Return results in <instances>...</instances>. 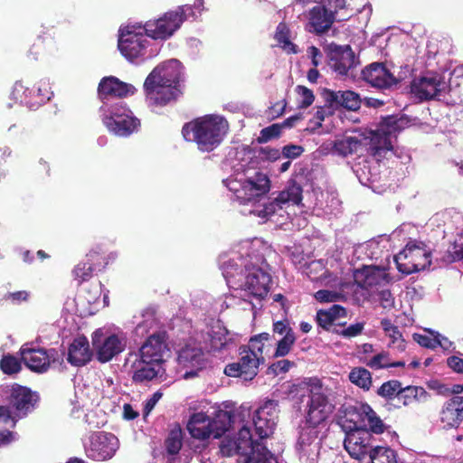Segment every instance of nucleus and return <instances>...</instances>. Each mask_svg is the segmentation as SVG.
<instances>
[{"label": "nucleus", "instance_id": "obj_1", "mask_svg": "<svg viewBox=\"0 0 463 463\" xmlns=\"http://www.w3.org/2000/svg\"><path fill=\"white\" fill-rule=\"evenodd\" d=\"M376 287V266H364L354 272V281L340 282L337 290L320 289L314 295L320 303L352 300L360 305Z\"/></svg>", "mask_w": 463, "mask_h": 463}, {"label": "nucleus", "instance_id": "obj_2", "mask_svg": "<svg viewBox=\"0 0 463 463\" xmlns=\"http://www.w3.org/2000/svg\"><path fill=\"white\" fill-rule=\"evenodd\" d=\"M272 336L266 332L251 336L247 345L240 346L238 362L228 364L224 367V374L243 381L253 380L259 373L260 365L265 362V342H269Z\"/></svg>", "mask_w": 463, "mask_h": 463}, {"label": "nucleus", "instance_id": "obj_3", "mask_svg": "<svg viewBox=\"0 0 463 463\" xmlns=\"http://www.w3.org/2000/svg\"><path fill=\"white\" fill-rule=\"evenodd\" d=\"M229 131L228 121L221 116L206 115L185 123L182 135L186 142L220 145Z\"/></svg>", "mask_w": 463, "mask_h": 463}, {"label": "nucleus", "instance_id": "obj_4", "mask_svg": "<svg viewBox=\"0 0 463 463\" xmlns=\"http://www.w3.org/2000/svg\"><path fill=\"white\" fill-rule=\"evenodd\" d=\"M227 187L239 204H255L268 194L271 182L267 174L254 171L245 174L243 178L229 180Z\"/></svg>", "mask_w": 463, "mask_h": 463}, {"label": "nucleus", "instance_id": "obj_5", "mask_svg": "<svg viewBox=\"0 0 463 463\" xmlns=\"http://www.w3.org/2000/svg\"><path fill=\"white\" fill-rule=\"evenodd\" d=\"M40 396L30 388L14 384L8 398L7 406H0V422H12L14 426L19 419L26 417L37 406Z\"/></svg>", "mask_w": 463, "mask_h": 463}, {"label": "nucleus", "instance_id": "obj_6", "mask_svg": "<svg viewBox=\"0 0 463 463\" xmlns=\"http://www.w3.org/2000/svg\"><path fill=\"white\" fill-rule=\"evenodd\" d=\"M304 174V169L298 174H296L293 178L288 180L286 188L279 192L276 198L264 203L261 209L254 210L252 213L261 219L268 220L278 211L281 210L286 203L300 204L303 199L302 183L305 178Z\"/></svg>", "mask_w": 463, "mask_h": 463}, {"label": "nucleus", "instance_id": "obj_7", "mask_svg": "<svg viewBox=\"0 0 463 463\" xmlns=\"http://www.w3.org/2000/svg\"><path fill=\"white\" fill-rule=\"evenodd\" d=\"M430 250L421 241H411L394 256L400 272L411 274L425 269L431 263Z\"/></svg>", "mask_w": 463, "mask_h": 463}, {"label": "nucleus", "instance_id": "obj_8", "mask_svg": "<svg viewBox=\"0 0 463 463\" xmlns=\"http://www.w3.org/2000/svg\"><path fill=\"white\" fill-rule=\"evenodd\" d=\"M329 68L340 78H355V69L360 64L359 59L350 45H339L331 43L325 47Z\"/></svg>", "mask_w": 463, "mask_h": 463}, {"label": "nucleus", "instance_id": "obj_9", "mask_svg": "<svg viewBox=\"0 0 463 463\" xmlns=\"http://www.w3.org/2000/svg\"><path fill=\"white\" fill-rule=\"evenodd\" d=\"M316 382L310 390L304 413V423L311 428H318L324 424L335 410V405L330 402L327 395L321 392L320 381Z\"/></svg>", "mask_w": 463, "mask_h": 463}, {"label": "nucleus", "instance_id": "obj_10", "mask_svg": "<svg viewBox=\"0 0 463 463\" xmlns=\"http://www.w3.org/2000/svg\"><path fill=\"white\" fill-rule=\"evenodd\" d=\"M186 14L184 6L165 13L156 20L147 21L144 25L146 35L154 40H166L177 31L185 21Z\"/></svg>", "mask_w": 463, "mask_h": 463}, {"label": "nucleus", "instance_id": "obj_11", "mask_svg": "<svg viewBox=\"0 0 463 463\" xmlns=\"http://www.w3.org/2000/svg\"><path fill=\"white\" fill-rule=\"evenodd\" d=\"M447 89L444 77L436 72H428L411 82V93L420 101L439 99Z\"/></svg>", "mask_w": 463, "mask_h": 463}, {"label": "nucleus", "instance_id": "obj_12", "mask_svg": "<svg viewBox=\"0 0 463 463\" xmlns=\"http://www.w3.org/2000/svg\"><path fill=\"white\" fill-rule=\"evenodd\" d=\"M342 426L345 430H368L376 433V413L366 403L347 406L344 411Z\"/></svg>", "mask_w": 463, "mask_h": 463}, {"label": "nucleus", "instance_id": "obj_13", "mask_svg": "<svg viewBox=\"0 0 463 463\" xmlns=\"http://www.w3.org/2000/svg\"><path fill=\"white\" fill-rule=\"evenodd\" d=\"M345 438L344 447L349 455L358 460H363L368 455L370 461L374 463L376 458V447L370 445L372 439V432L368 430H345Z\"/></svg>", "mask_w": 463, "mask_h": 463}, {"label": "nucleus", "instance_id": "obj_14", "mask_svg": "<svg viewBox=\"0 0 463 463\" xmlns=\"http://www.w3.org/2000/svg\"><path fill=\"white\" fill-rule=\"evenodd\" d=\"M118 447V439L114 434L99 431L90 435V443L85 449L88 458L96 461H105L115 455Z\"/></svg>", "mask_w": 463, "mask_h": 463}, {"label": "nucleus", "instance_id": "obj_15", "mask_svg": "<svg viewBox=\"0 0 463 463\" xmlns=\"http://www.w3.org/2000/svg\"><path fill=\"white\" fill-rule=\"evenodd\" d=\"M91 340L93 348L96 351V358L102 364L111 361L122 353L126 347L124 338L119 337L116 334L104 336L101 329H97L93 332Z\"/></svg>", "mask_w": 463, "mask_h": 463}, {"label": "nucleus", "instance_id": "obj_16", "mask_svg": "<svg viewBox=\"0 0 463 463\" xmlns=\"http://www.w3.org/2000/svg\"><path fill=\"white\" fill-rule=\"evenodd\" d=\"M271 283L270 274L257 266H246L244 282L241 288L249 295L258 299H263L269 291Z\"/></svg>", "mask_w": 463, "mask_h": 463}, {"label": "nucleus", "instance_id": "obj_17", "mask_svg": "<svg viewBox=\"0 0 463 463\" xmlns=\"http://www.w3.org/2000/svg\"><path fill=\"white\" fill-rule=\"evenodd\" d=\"M166 340L167 335L165 331L149 335L139 348L142 363L162 365L165 363L164 354L169 351Z\"/></svg>", "mask_w": 463, "mask_h": 463}, {"label": "nucleus", "instance_id": "obj_18", "mask_svg": "<svg viewBox=\"0 0 463 463\" xmlns=\"http://www.w3.org/2000/svg\"><path fill=\"white\" fill-rule=\"evenodd\" d=\"M21 361L33 372L44 373L50 367L51 362H55L58 355L54 348L45 350L43 348H30L24 345L20 348Z\"/></svg>", "mask_w": 463, "mask_h": 463}, {"label": "nucleus", "instance_id": "obj_19", "mask_svg": "<svg viewBox=\"0 0 463 463\" xmlns=\"http://www.w3.org/2000/svg\"><path fill=\"white\" fill-rule=\"evenodd\" d=\"M144 90L149 102L156 106H165L175 100L182 93L180 88L175 85L165 84L158 80L146 78Z\"/></svg>", "mask_w": 463, "mask_h": 463}, {"label": "nucleus", "instance_id": "obj_20", "mask_svg": "<svg viewBox=\"0 0 463 463\" xmlns=\"http://www.w3.org/2000/svg\"><path fill=\"white\" fill-rule=\"evenodd\" d=\"M279 402L275 400H268L260 406L253 416V423L260 438L263 439L272 432L278 418Z\"/></svg>", "mask_w": 463, "mask_h": 463}, {"label": "nucleus", "instance_id": "obj_21", "mask_svg": "<svg viewBox=\"0 0 463 463\" xmlns=\"http://www.w3.org/2000/svg\"><path fill=\"white\" fill-rule=\"evenodd\" d=\"M178 364L184 368H191L184 374V379L196 376L206 365V359L201 347L185 345L178 352Z\"/></svg>", "mask_w": 463, "mask_h": 463}, {"label": "nucleus", "instance_id": "obj_22", "mask_svg": "<svg viewBox=\"0 0 463 463\" xmlns=\"http://www.w3.org/2000/svg\"><path fill=\"white\" fill-rule=\"evenodd\" d=\"M146 43L147 40L143 33L128 29L121 32L118 46L122 55L132 61L144 55Z\"/></svg>", "mask_w": 463, "mask_h": 463}, {"label": "nucleus", "instance_id": "obj_23", "mask_svg": "<svg viewBox=\"0 0 463 463\" xmlns=\"http://www.w3.org/2000/svg\"><path fill=\"white\" fill-rule=\"evenodd\" d=\"M136 91L135 86L114 76L102 78L98 86V95L101 100L109 98L124 99L134 95Z\"/></svg>", "mask_w": 463, "mask_h": 463}, {"label": "nucleus", "instance_id": "obj_24", "mask_svg": "<svg viewBox=\"0 0 463 463\" xmlns=\"http://www.w3.org/2000/svg\"><path fill=\"white\" fill-rule=\"evenodd\" d=\"M183 69L184 67L178 60L172 59L158 64L146 78L180 88Z\"/></svg>", "mask_w": 463, "mask_h": 463}, {"label": "nucleus", "instance_id": "obj_25", "mask_svg": "<svg viewBox=\"0 0 463 463\" xmlns=\"http://www.w3.org/2000/svg\"><path fill=\"white\" fill-rule=\"evenodd\" d=\"M407 118L402 116H385L378 123V145H392L396 142L398 134L405 128L408 124Z\"/></svg>", "mask_w": 463, "mask_h": 463}, {"label": "nucleus", "instance_id": "obj_26", "mask_svg": "<svg viewBox=\"0 0 463 463\" xmlns=\"http://www.w3.org/2000/svg\"><path fill=\"white\" fill-rule=\"evenodd\" d=\"M322 97L328 107L335 108V109L344 108L347 110L356 111L361 106L360 96L352 90L335 91L324 89Z\"/></svg>", "mask_w": 463, "mask_h": 463}, {"label": "nucleus", "instance_id": "obj_27", "mask_svg": "<svg viewBox=\"0 0 463 463\" xmlns=\"http://www.w3.org/2000/svg\"><path fill=\"white\" fill-rule=\"evenodd\" d=\"M335 20V14L322 5H317L308 13L307 30L310 33L321 35L327 32Z\"/></svg>", "mask_w": 463, "mask_h": 463}, {"label": "nucleus", "instance_id": "obj_28", "mask_svg": "<svg viewBox=\"0 0 463 463\" xmlns=\"http://www.w3.org/2000/svg\"><path fill=\"white\" fill-rule=\"evenodd\" d=\"M232 443L233 447L230 449H228L227 444L223 443L221 445L220 449L223 456L231 457L234 454L247 455L257 450L260 446L258 442L254 443L250 428L245 426L239 430L236 439Z\"/></svg>", "mask_w": 463, "mask_h": 463}, {"label": "nucleus", "instance_id": "obj_29", "mask_svg": "<svg viewBox=\"0 0 463 463\" xmlns=\"http://www.w3.org/2000/svg\"><path fill=\"white\" fill-rule=\"evenodd\" d=\"M93 353L85 335H79L73 339L68 348L67 361L73 366L81 367L90 363Z\"/></svg>", "mask_w": 463, "mask_h": 463}, {"label": "nucleus", "instance_id": "obj_30", "mask_svg": "<svg viewBox=\"0 0 463 463\" xmlns=\"http://www.w3.org/2000/svg\"><path fill=\"white\" fill-rule=\"evenodd\" d=\"M228 330L220 320L212 321L203 335L204 347L208 352L221 351L226 345Z\"/></svg>", "mask_w": 463, "mask_h": 463}, {"label": "nucleus", "instance_id": "obj_31", "mask_svg": "<svg viewBox=\"0 0 463 463\" xmlns=\"http://www.w3.org/2000/svg\"><path fill=\"white\" fill-rule=\"evenodd\" d=\"M103 124L107 128L118 137H128L137 132L140 127V120L133 116V113L125 117L116 115V119L102 118Z\"/></svg>", "mask_w": 463, "mask_h": 463}, {"label": "nucleus", "instance_id": "obj_32", "mask_svg": "<svg viewBox=\"0 0 463 463\" xmlns=\"http://www.w3.org/2000/svg\"><path fill=\"white\" fill-rule=\"evenodd\" d=\"M463 420V397L454 396L441 411V421L449 428L458 426Z\"/></svg>", "mask_w": 463, "mask_h": 463}, {"label": "nucleus", "instance_id": "obj_33", "mask_svg": "<svg viewBox=\"0 0 463 463\" xmlns=\"http://www.w3.org/2000/svg\"><path fill=\"white\" fill-rule=\"evenodd\" d=\"M187 430L190 435L197 439H206L213 437L210 425V418L204 413H194L187 423Z\"/></svg>", "mask_w": 463, "mask_h": 463}, {"label": "nucleus", "instance_id": "obj_34", "mask_svg": "<svg viewBox=\"0 0 463 463\" xmlns=\"http://www.w3.org/2000/svg\"><path fill=\"white\" fill-rule=\"evenodd\" d=\"M132 367L134 368L132 381L136 383L152 381L158 376L161 369V365L142 363L141 357L133 364Z\"/></svg>", "mask_w": 463, "mask_h": 463}, {"label": "nucleus", "instance_id": "obj_35", "mask_svg": "<svg viewBox=\"0 0 463 463\" xmlns=\"http://www.w3.org/2000/svg\"><path fill=\"white\" fill-rule=\"evenodd\" d=\"M392 280V278L384 269H380L378 267V288L381 285H388ZM378 302L383 309L390 311L394 308V298L390 288H378Z\"/></svg>", "mask_w": 463, "mask_h": 463}, {"label": "nucleus", "instance_id": "obj_36", "mask_svg": "<svg viewBox=\"0 0 463 463\" xmlns=\"http://www.w3.org/2000/svg\"><path fill=\"white\" fill-rule=\"evenodd\" d=\"M302 118L301 115H294L288 118L281 124H272L267 128H264L260 131V137L257 138L259 143H266L273 138L279 137L281 134V129L283 128H291L295 125L296 122L299 121Z\"/></svg>", "mask_w": 463, "mask_h": 463}, {"label": "nucleus", "instance_id": "obj_37", "mask_svg": "<svg viewBox=\"0 0 463 463\" xmlns=\"http://www.w3.org/2000/svg\"><path fill=\"white\" fill-rule=\"evenodd\" d=\"M233 422V415L231 411H219L214 418L210 419L213 438L219 439L231 428Z\"/></svg>", "mask_w": 463, "mask_h": 463}, {"label": "nucleus", "instance_id": "obj_38", "mask_svg": "<svg viewBox=\"0 0 463 463\" xmlns=\"http://www.w3.org/2000/svg\"><path fill=\"white\" fill-rule=\"evenodd\" d=\"M274 39L278 44L289 54L298 52V46L290 41V30L286 23H279L276 28Z\"/></svg>", "mask_w": 463, "mask_h": 463}, {"label": "nucleus", "instance_id": "obj_39", "mask_svg": "<svg viewBox=\"0 0 463 463\" xmlns=\"http://www.w3.org/2000/svg\"><path fill=\"white\" fill-rule=\"evenodd\" d=\"M183 430L179 424H176L168 433L165 440V448L168 455H177L183 447Z\"/></svg>", "mask_w": 463, "mask_h": 463}, {"label": "nucleus", "instance_id": "obj_40", "mask_svg": "<svg viewBox=\"0 0 463 463\" xmlns=\"http://www.w3.org/2000/svg\"><path fill=\"white\" fill-rule=\"evenodd\" d=\"M382 326L385 336L390 339L388 345L398 351H403L405 348L404 340L398 327L392 325L391 322L386 319L382 321Z\"/></svg>", "mask_w": 463, "mask_h": 463}, {"label": "nucleus", "instance_id": "obj_41", "mask_svg": "<svg viewBox=\"0 0 463 463\" xmlns=\"http://www.w3.org/2000/svg\"><path fill=\"white\" fill-rule=\"evenodd\" d=\"M349 380L352 383L364 390H369L372 385V374L364 367H354L349 373Z\"/></svg>", "mask_w": 463, "mask_h": 463}, {"label": "nucleus", "instance_id": "obj_42", "mask_svg": "<svg viewBox=\"0 0 463 463\" xmlns=\"http://www.w3.org/2000/svg\"><path fill=\"white\" fill-rule=\"evenodd\" d=\"M427 397V392L422 387L409 386L402 391L398 396V402L403 405H409L413 401H421Z\"/></svg>", "mask_w": 463, "mask_h": 463}, {"label": "nucleus", "instance_id": "obj_43", "mask_svg": "<svg viewBox=\"0 0 463 463\" xmlns=\"http://www.w3.org/2000/svg\"><path fill=\"white\" fill-rule=\"evenodd\" d=\"M85 261L89 263L96 272L102 271L109 263L106 252L100 248L90 250L86 255Z\"/></svg>", "mask_w": 463, "mask_h": 463}, {"label": "nucleus", "instance_id": "obj_44", "mask_svg": "<svg viewBox=\"0 0 463 463\" xmlns=\"http://www.w3.org/2000/svg\"><path fill=\"white\" fill-rule=\"evenodd\" d=\"M398 82L399 80L390 71L386 62L378 61V89H388Z\"/></svg>", "mask_w": 463, "mask_h": 463}, {"label": "nucleus", "instance_id": "obj_45", "mask_svg": "<svg viewBox=\"0 0 463 463\" xmlns=\"http://www.w3.org/2000/svg\"><path fill=\"white\" fill-rule=\"evenodd\" d=\"M0 370L7 375L16 374L22 370L21 361L13 354H4L0 360Z\"/></svg>", "mask_w": 463, "mask_h": 463}, {"label": "nucleus", "instance_id": "obj_46", "mask_svg": "<svg viewBox=\"0 0 463 463\" xmlns=\"http://www.w3.org/2000/svg\"><path fill=\"white\" fill-rule=\"evenodd\" d=\"M99 111L101 112V119L110 118L111 120L116 119V115H118L120 118H122L132 113V111L125 104H123V102L115 103L109 109H107L105 106H102L100 107Z\"/></svg>", "mask_w": 463, "mask_h": 463}, {"label": "nucleus", "instance_id": "obj_47", "mask_svg": "<svg viewBox=\"0 0 463 463\" xmlns=\"http://www.w3.org/2000/svg\"><path fill=\"white\" fill-rule=\"evenodd\" d=\"M94 272H96V270L85 260L78 263L72 270L73 277L78 280L79 284L90 280Z\"/></svg>", "mask_w": 463, "mask_h": 463}, {"label": "nucleus", "instance_id": "obj_48", "mask_svg": "<svg viewBox=\"0 0 463 463\" xmlns=\"http://www.w3.org/2000/svg\"><path fill=\"white\" fill-rule=\"evenodd\" d=\"M317 429L304 425L298 439V446L301 450H305L306 447L310 446L317 439L318 431Z\"/></svg>", "mask_w": 463, "mask_h": 463}, {"label": "nucleus", "instance_id": "obj_49", "mask_svg": "<svg viewBox=\"0 0 463 463\" xmlns=\"http://www.w3.org/2000/svg\"><path fill=\"white\" fill-rule=\"evenodd\" d=\"M296 335L283 336L277 342L273 357H284L290 353L296 343Z\"/></svg>", "mask_w": 463, "mask_h": 463}, {"label": "nucleus", "instance_id": "obj_50", "mask_svg": "<svg viewBox=\"0 0 463 463\" xmlns=\"http://www.w3.org/2000/svg\"><path fill=\"white\" fill-rule=\"evenodd\" d=\"M402 391L400 382L392 380L384 383L378 390V394L387 399H397Z\"/></svg>", "mask_w": 463, "mask_h": 463}, {"label": "nucleus", "instance_id": "obj_51", "mask_svg": "<svg viewBox=\"0 0 463 463\" xmlns=\"http://www.w3.org/2000/svg\"><path fill=\"white\" fill-rule=\"evenodd\" d=\"M427 334H414L413 339L421 346L435 349L437 347L438 332L427 330Z\"/></svg>", "mask_w": 463, "mask_h": 463}, {"label": "nucleus", "instance_id": "obj_52", "mask_svg": "<svg viewBox=\"0 0 463 463\" xmlns=\"http://www.w3.org/2000/svg\"><path fill=\"white\" fill-rule=\"evenodd\" d=\"M259 449L249 456L246 463H278L277 458L266 448Z\"/></svg>", "mask_w": 463, "mask_h": 463}, {"label": "nucleus", "instance_id": "obj_53", "mask_svg": "<svg viewBox=\"0 0 463 463\" xmlns=\"http://www.w3.org/2000/svg\"><path fill=\"white\" fill-rule=\"evenodd\" d=\"M296 92L300 97L299 107L302 109H306L312 105L315 100V96L313 91L302 85H298L296 87Z\"/></svg>", "mask_w": 463, "mask_h": 463}, {"label": "nucleus", "instance_id": "obj_54", "mask_svg": "<svg viewBox=\"0 0 463 463\" xmlns=\"http://www.w3.org/2000/svg\"><path fill=\"white\" fill-rule=\"evenodd\" d=\"M31 298V292L28 290H17L7 292L4 295L3 299L9 301L13 305H20L23 302H28Z\"/></svg>", "mask_w": 463, "mask_h": 463}, {"label": "nucleus", "instance_id": "obj_55", "mask_svg": "<svg viewBox=\"0 0 463 463\" xmlns=\"http://www.w3.org/2000/svg\"><path fill=\"white\" fill-rule=\"evenodd\" d=\"M339 328H335L333 332H335L337 335H340L346 338H351L359 335L364 329V324L363 323H355L353 325H350L347 327L341 328V324Z\"/></svg>", "mask_w": 463, "mask_h": 463}, {"label": "nucleus", "instance_id": "obj_56", "mask_svg": "<svg viewBox=\"0 0 463 463\" xmlns=\"http://www.w3.org/2000/svg\"><path fill=\"white\" fill-rule=\"evenodd\" d=\"M378 463H398L395 451L388 447L378 445Z\"/></svg>", "mask_w": 463, "mask_h": 463}, {"label": "nucleus", "instance_id": "obj_57", "mask_svg": "<svg viewBox=\"0 0 463 463\" xmlns=\"http://www.w3.org/2000/svg\"><path fill=\"white\" fill-rule=\"evenodd\" d=\"M273 334H278L283 336L295 335V333L290 326L288 319L285 318L273 323Z\"/></svg>", "mask_w": 463, "mask_h": 463}, {"label": "nucleus", "instance_id": "obj_58", "mask_svg": "<svg viewBox=\"0 0 463 463\" xmlns=\"http://www.w3.org/2000/svg\"><path fill=\"white\" fill-rule=\"evenodd\" d=\"M332 316L328 309L318 310L317 313V325L326 330H329L330 326L335 323Z\"/></svg>", "mask_w": 463, "mask_h": 463}, {"label": "nucleus", "instance_id": "obj_59", "mask_svg": "<svg viewBox=\"0 0 463 463\" xmlns=\"http://www.w3.org/2000/svg\"><path fill=\"white\" fill-rule=\"evenodd\" d=\"M295 365V363L287 359H282L273 363L269 370L271 371L274 374L279 375L280 373H285L289 371V369Z\"/></svg>", "mask_w": 463, "mask_h": 463}, {"label": "nucleus", "instance_id": "obj_60", "mask_svg": "<svg viewBox=\"0 0 463 463\" xmlns=\"http://www.w3.org/2000/svg\"><path fill=\"white\" fill-rule=\"evenodd\" d=\"M282 153L279 149L271 146H260V156L269 161H276L280 158Z\"/></svg>", "mask_w": 463, "mask_h": 463}, {"label": "nucleus", "instance_id": "obj_61", "mask_svg": "<svg viewBox=\"0 0 463 463\" xmlns=\"http://www.w3.org/2000/svg\"><path fill=\"white\" fill-rule=\"evenodd\" d=\"M378 435H384L383 438L381 439L386 440V441H393L396 439L397 435L395 431L391 430L390 426L385 425L379 418H378Z\"/></svg>", "mask_w": 463, "mask_h": 463}, {"label": "nucleus", "instance_id": "obj_62", "mask_svg": "<svg viewBox=\"0 0 463 463\" xmlns=\"http://www.w3.org/2000/svg\"><path fill=\"white\" fill-rule=\"evenodd\" d=\"M322 5L335 14L346 7L345 0H322Z\"/></svg>", "mask_w": 463, "mask_h": 463}, {"label": "nucleus", "instance_id": "obj_63", "mask_svg": "<svg viewBox=\"0 0 463 463\" xmlns=\"http://www.w3.org/2000/svg\"><path fill=\"white\" fill-rule=\"evenodd\" d=\"M335 109V108L328 107L325 101V105L323 107L317 108V110L314 115L315 123L318 126H321L322 121H324L326 116L332 115Z\"/></svg>", "mask_w": 463, "mask_h": 463}, {"label": "nucleus", "instance_id": "obj_64", "mask_svg": "<svg viewBox=\"0 0 463 463\" xmlns=\"http://www.w3.org/2000/svg\"><path fill=\"white\" fill-rule=\"evenodd\" d=\"M451 253L455 259H463V232L458 234L455 239Z\"/></svg>", "mask_w": 463, "mask_h": 463}]
</instances>
